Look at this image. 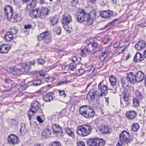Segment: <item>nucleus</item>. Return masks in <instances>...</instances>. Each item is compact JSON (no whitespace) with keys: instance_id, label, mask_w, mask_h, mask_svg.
Masks as SVG:
<instances>
[{"instance_id":"22","label":"nucleus","mask_w":146,"mask_h":146,"mask_svg":"<svg viewBox=\"0 0 146 146\" xmlns=\"http://www.w3.org/2000/svg\"><path fill=\"white\" fill-rule=\"evenodd\" d=\"M52 127L54 132L56 133L61 132V134H62V131L60 126L58 125L53 124L52 126Z\"/></svg>"},{"instance_id":"58","label":"nucleus","mask_w":146,"mask_h":146,"mask_svg":"<svg viewBox=\"0 0 146 146\" xmlns=\"http://www.w3.org/2000/svg\"><path fill=\"white\" fill-rule=\"evenodd\" d=\"M37 120L40 123H42L43 122L42 119L39 116H38L37 117Z\"/></svg>"},{"instance_id":"34","label":"nucleus","mask_w":146,"mask_h":146,"mask_svg":"<svg viewBox=\"0 0 146 146\" xmlns=\"http://www.w3.org/2000/svg\"><path fill=\"white\" fill-rule=\"evenodd\" d=\"M52 99L53 97L51 94H46L44 98V100L47 102H50Z\"/></svg>"},{"instance_id":"44","label":"nucleus","mask_w":146,"mask_h":146,"mask_svg":"<svg viewBox=\"0 0 146 146\" xmlns=\"http://www.w3.org/2000/svg\"><path fill=\"white\" fill-rule=\"evenodd\" d=\"M89 50L87 48H85L83 49L80 52V54L81 55H83L84 53H86V52L89 53Z\"/></svg>"},{"instance_id":"39","label":"nucleus","mask_w":146,"mask_h":146,"mask_svg":"<svg viewBox=\"0 0 146 146\" xmlns=\"http://www.w3.org/2000/svg\"><path fill=\"white\" fill-rule=\"evenodd\" d=\"M76 64L74 62H73L70 64L69 69L73 71L76 69Z\"/></svg>"},{"instance_id":"47","label":"nucleus","mask_w":146,"mask_h":146,"mask_svg":"<svg viewBox=\"0 0 146 146\" xmlns=\"http://www.w3.org/2000/svg\"><path fill=\"white\" fill-rule=\"evenodd\" d=\"M45 62V60L42 58H39L38 60V64H43Z\"/></svg>"},{"instance_id":"13","label":"nucleus","mask_w":146,"mask_h":146,"mask_svg":"<svg viewBox=\"0 0 146 146\" xmlns=\"http://www.w3.org/2000/svg\"><path fill=\"white\" fill-rule=\"evenodd\" d=\"M52 131L48 128H46L43 131L42 134V137L43 139L49 138L51 137L50 134Z\"/></svg>"},{"instance_id":"12","label":"nucleus","mask_w":146,"mask_h":146,"mask_svg":"<svg viewBox=\"0 0 146 146\" xmlns=\"http://www.w3.org/2000/svg\"><path fill=\"white\" fill-rule=\"evenodd\" d=\"M100 15L103 18H109L113 15V12L111 11L108 10L100 12Z\"/></svg>"},{"instance_id":"38","label":"nucleus","mask_w":146,"mask_h":146,"mask_svg":"<svg viewBox=\"0 0 146 146\" xmlns=\"http://www.w3.org/2000/svg\"><path fill=\"white\" fill-rule=\"evenodd\" d=\"M84 71L83 69H78L76 71V75L77 76H81L83 74Z\"/></svg>"},{"instance_id":"54","label":"nucleus","mask_w":146,"mask_h":146,"mask_svg":"<svg viewBox=\"0 0 146 146\" xmlns=\"http://www.w3.org/2000/svg\"><path fill=\"white\" fill-rule=\"evenodd\" d=\"M120 43L119 42H117L114 43L113 44V47L115 48H118L120 46Z\"/></svg>"},{"instance_id":"15","label":"nucleus","mask_w":146,"mask_h":146,"mask_svg":"<svg viewBox=\"0 0 146 146\" xmlns=\"http://www.w3.org/2000/svg\"><path fill=\"white\" fill-rule=\"evenodd\" d=\"M39 11V9L38 8L33 9L30 12V16L33 18H39L40 17Z\"/></svg>"},{"instance_id":"5","label":"nucleus","mask_w":146,"mask_h":146,"mask_svg":"<svg viewBox=\"0 0 146 146\" xmlns=\"http://www.w3.org/2000/svg\"><path fill=\"white\" fill-rule=\"evenodd\" d=\"M130 141L129 132L123 131L119 135V139L116 146H123V142L127 143Z\"/></svg>"},{"instance_id":"61","label":"nucleus","mask_w":146,"mask_h":146,"mask_svg":"<svg viewBox=\"0 0 146 146\" xmlns=\"http://www.w3.org/2000/svg\"><path fill=\"white\" fill-rule=\"evenodd\" d=\"M137 96L139 98H142L141 93L140 92H137Z\"/></svg>"},{"instance_id":"2","label":"nucleus","mask_w":146,"mask_h":146,"mask_svg":"<svg viewBox=\"0 0 146 146\" xmlns=\"http://www.w3.org/2000/svg\"><path fill=\"white\" fill-rule=\"evenodd\" d=\"M76 19L79 22L81 23L86 21L89 25H92L93 22V20L90 19L89 14L86 13L84 10H82L80 13H78Z\"/></svg>"},{"instance_id":"25","label":"nucleus","mask_w":146,"mask_h":146,"mask_svg":"<svg viewBox=\"0 0 146 146\" xmlns=\"http://www.w3.org/2000/svg\"><path fill=\"white\" fill-rule=\"evenodd\" d=\"M71 17L69 15L67 16H64L62 20V25L69 23L72 21Z\"/></svg>"},{"instance_id":"59","label":"nucleus","mask_w":146,"mask_h":146,"mask_svg":"<svg viewBox=\"0 0 146 146\" xmlns=\"http://www.w3.org/2000/svg\"><path fill=\"white\" fill-rule=\"evenodd\" d=\"M5 82L7 83L10 84L12 82V81L11 79H9V78H6L5 79Z\"/></svg>"},{"instance_id":"49","label":"nucleus","mask_w":146,"mask_h":146,"mask_svg":"<svg viewBox=\"0 0 146 146\" xmlns=\"http://www.w3.org/2000/svg\"><path fill=\"white\" fill-rule=\"evenodd\" d=\"M71 82V81L70 80H69L68 81H62L61 82H58V84H57V85L60 86V85H62L63 84H66L67 83H68V82H69V83L70 82Z\"/></svg>"},{"instance_id":"50","label":"nucleus","mask_w":146,"mask_h":146,"mask_svg":"<svg viewBox=\"0 0 146 146\" xmlns=\"http://www.w3.org/2000/svg\"><path fill=\"white\" fill-rule=\"evenodd\" d=\"M94 41L93 38H90L86 40V43L88 45H89L90 44L92 43Z\"/></svg>"},{"instance_id":"9","label":"nucleus","mask_w":146,"mask_h":146,"mask_svg":"<svg viewBox=\"0 0 146 146\" xmlns=\"http://www.w3.org/2000/svg\"><path fill=\"white\" fill-rule=\"evenodd\" d=\"M113 56V54L112 53L106 50L102 53L100 60L101 61L104 60L107 61L112 58Z\"/></svg>"},{"instance_id":"29","label":"nucleus","mask_w":146,"mask_h":146,"mask_svg":"<svg viewBox=\"0 0 146 146\" xmlns=\"http://www.w3.org/2000/svg\"><path fill=\"white\" fill-rule=\"evenodd\" d=\"M50 23L52 25H54L58 22V18L56 17H52L50 18Z\"/></svg>"},{"instance_id":"18","label":"nucleus","mask_w":146,"mask_h":146,"mask_svg":"<svg viewBox=\"0 0 146 146\" xmlns=\"http://www.w3.org/2000/svg\"><path fill=\"white\" fill-rule=\"evenodd\" d=\"M30 62L23 63L21 64V66L23 68L21 69V71H22V72L23 71V70H24L25 72L26 73L29 72L30 69Z\"/></svg>"},{"instance_id":"41","label":"nucleus","mask_w":146,"mask_h":146,"mask_svg":"<svg viewBox=\"0 0 146 146\" xmlns=\"http://www.w3.org/2000/svg\"><path fill=\"white\" fill-rule=\"evenodd\" d=\"M36 113L34 112L33 111L31 110V109H30V110L28 111L27 112V115L29 117V120H31L32 116L34 115V114Z\"/></svg>"},{"instance_id":"57","label":"nucleus","mask_w":146,"mask_h":146,"mask_svg":"<svg viewBox=\"0 0 146 146\" xmlns=\"http://www.w3.org/2000/svg\"><path fill=\"white\" fill-rule=\"evenodd\" d=\"M39 75L40 76L44 77L46 75V72L43 71L40 72H39Z\"/></svg>"},{"instance_id":"11","label":"nucleus","mask_w":146,"mask_h":146,"mask_svg":"<svg viewBox=\"0 0 146 146\" xmlns=\"http://www.w3.org/2000/svg\"><path fill=\"white\" fill-rule=\"evenodd\" d=\"M19 139L17 136L14 134L10 135L8 138V141L11 144L14 145L17 144Z\"/></svg>"},{"instance_id":"8","label":"nucleus","mask_w":146,"mask_h":146,"mask_svg":"<svg viewBox=\"0 0 146 146\" xmlns=\"http://www.w3.org/2000/svg\"><path fill=\"white\" fill-rule=\"evenodd\" d=\"M40 104L38 101H33L31 104V110L34 112L36 113L38 111L41 113L42 112V111L40 109Z\"/></svg>"},{"instance_id":"20","label":"nucleus","mask_w":146,"mask_h":146,"mask_svg":"<svg viewBox=\"0 0 146 146\" xmlns=\"http://www.w3.org/2000/svg\"><path fill=\"white\" fill-rule=\"evenodd\" d=\"M127 80L128 82L132 84H134L136 82L135 76L133 75L132 73L127 75Z\"/></svg>"},{"instance_id":"62","label":"nucleus","mask_w":146,"mask_h":146,"mask_svg":"<svg viewBox=\"0 0 146 146\" xmlns=\"http://www.w3.org/2000/svg\"><path fill=\"white\" fill-rule=\"evenodd\" d=\"M92 45L93 47L96 48L98 47V45L96 43L94 42L92 44Z\"/></svg>"},{"instance_id":"55","label":"nucleus","mask_w":146,"mask_h":146,"mask_svg":"<svg viewBox=\"0 0 146 146\" xmlns=\"http://www.w3.org/2000/svg\"><path fill=\"white\" fill-rule=\"evenodd\" d=\"M77 146H85V143L82 141H80L77 143Z\"/></svg>"},{"instance_id":"7","label":"nucleus","mask_w":146,"mask_h":146,"mask_svg":"<svg viewBox=\"0 0 146 146\" xmlns=\"http://www.w3.org/2000/svg\"><path fill=\"white\" fill-rule=\"evenodd\" d=\"M38 39L39 41L43 40L47 44L49 43L52 40L51 36L48 31L43 32L38 36Z\"/></svg>"},{"instance_id":"56","label":"nucleus","mask_w":146,"mask_h":146,"mask_svg":"<svg viewBox=\"0 0 146 146\" xmlns=\"http://www.w3.org/2000/svg\"><path fill=\"white\" fill-rule=\"evenodd\" d=\"M58 35H59L61 33V29L60 27H58L55 29Z\"/></svg>"},{"instance_id":"43","label":"nucleus","mask_w":146,"mask_h":146,"mask_svg":"<svg viewBox=\"0 0 146 146\" xmlns=\"http://www.w3.org/2000/svg\"><path fill=\"white\" fill-rule=\"evenodd\" d=\"M127 80V79L124 78H122L121 79V84L123 86H125L127 85V82H128V81H126Z\"/></svg>"},{"instance_id":"40","label":"nucleus","mask_w":146,"mask_h":146,"mask_svg":"<svg viewBox=\"0 0 146 146\" xmlns=\"http://www.w3.org/2000/svg\"><path fill=\"white\" fill-rule=\"evenodd\" d=\"M132 130L134 131H137L139 128V125L137 123H133L132 126Z\"/></svg>"},{"instance_id":"4","label":"nucleus","mask_w":146,"mask_h":146,"mask_svg":"<svg viewBox=\"0 0 146 146\" xmlns=\"http://www.w3.org/2000/svg\"><path fill=\"white\" fill-rule=\"evenodd\" d=\"M92 128L90 126L84 125L78 127L77 131V133L81 136H85L91 133Z\"/></svg>"},{"instance_id":"17","label":"nucleus","mask_w":146,"mask_h":146,"mask_svg":"<svg viewBox=\"0 0 146 146\" xmlns=\"http://www.w3.org/2000/svg\"><path fill=\"white\" fill-rule=\"evenodd\" d=\"M10 48L9 45L3 44L0 46V52L3 54L7 53L10 50Z\"/></svg>"},{"instance_id":"10","label":"nucleus","mask_w":146,"mask_h":146,"mask_svg":"<svg viewBox=\"0 0 146 146\" xmlns=\"http://www.w3.org/2000/svg\"><path fill=\"white\" fill-rule=\"evenodd\" d=\"M5 15L9 20H10L12 18L13 12L12 7L9 5L5 7Z\"/></svg>"},{"instance_id":"35","label":"nucleus","mask_w":146,"mask_h":146,"mask_svg":"<svg viewBox=\"0 0 146 146\" xmlns=\"http://www.w3.org/2000/svg\"><path fill=\"white\" fill-rule=\"evenodd\" d=\"M65 131L69 136L72 137H74V133L70 128L68 127H66L65 128Z\"/></svg>"},{"instance_id":"6","label":"nucleus","mask_w":146,"mask_h":146,"mask_svg":"<svg viewBox=\"0 0 146 146\" xmlns=\"http://www.w3.org/2000/svg\"><path fill=\"white\" fill-rule=\"evenodd\" d=\"M106 142L105 140L98 138L88 139L87 144L90 146H104Z\"/></svg>"},{"instance_id":"24","label":"nucleus","mask_w":146,"mask_h":146,"mask_svg":"<svg viewBox=\"0 0 146 146\" xmlns=\"http://www.w3.org/2000/svg\"><path fill=\"white\" fill-rule=\"evenodd\" d=\"M50 11L48 9L47 7H42L40 9V17L47 15L48 14Z\"/></svg>"},{"instance_id":"36","label":"nucleus","mask_w":146,"mask_h":146,"mask_svg":"<svg viewBox=\"0 0 146 146\" xmlns=\"http://www.w3.org/2000/svg\"><path fill=\"white\" fill-rule=\"evenodd\" d=\"M21 16L20 14H15L14 17V21L16 23L20 21L21 20Z\"/></svg>"},{"instance_id":"21","label":"nucleus","mask_w":146,"mask_h":146,"mask_svg":"<svg viewBox=\"0 0 146 146\" xmlns=\"http://www.w3.org/2000/svg\"><path fill=\"white\" fill-rule=\"evenodd\" d=\"M22 71L20 69H18L16 67H13L9 69V72L12 74H14L18 75L22 73Z\"/></svg>"},{"instance_id":"1","label":"nucleus","mask_w":146,"mask_h":146,"mask_svg":"<svg viewBox=\"0 0 146 146\" xmlns=\"http://www.w3.org/2000/svg\"><path fill=\"white\" fill-rule=\"evenodd\" d=\"M108 92L107 86L101 81L99 84L97 90L93 88L90 90L88 94V96L92 99L96 98L97 100L100 97L105 96Z\"/></svg>"},{"instance_id":"42","label":"nucleus","mask_w":146,"mask_h":146,"mask_svg":"<svg viewBox=\"0 0 146 146\" xmlns=\"http://www.w3.org/2000/svg\"><path fill=\"white\" fill-rule=\"evenodd\" d=\"M133 104L134 107H137L139 106V102L138 99L134 98L133 99Z\"/></svg>"},{"instance_id":"31","label":"nucleus","mask_w":146,"mask_h":146,"mask_svg":"<svg viewBox=\"0 0 146 146\" xmlns=\"http://www.w3.org/2000/svg\"><path fill=\"white\" fill-rule=\"evenodd\" d=\"M26 125L24 123H22L21 124L20 131L22 134H24L27 131V129L26 127Z\"/></svg>"},{"instance_id":"64","label":"nucleus","mask_w":146,"mask_h":146,"mask_svg":"<svg viewBox=\"0 0 146 146\" xmlns=\"http://www.w3.org/2000/svg\"><path fill=\"white\" fill-rule=\"evenodd\" d=\"M62 25L65 29H67V28L69 27L68 26V24L67 23L66 24H64V25Z\"/></svg>"},{"instance_id":"28","label":"nucleus","mask_w":146,"mask_h":146,"mask_svg":"<svg viewBox=\"0 0 146 146\" xmlns=\"http://www.w3.org/2000/svg\"><path fill=\"white\" fill-rule=\"evenodd\" d=\"M5 38L7 41H9L12 40L13 39L12 33L9 31L7 32L5 35Z\"/></svg>"},{"instance_id":"27","label":"nucleus","mask_w":146,"mask_h":146,"mask_svg":"<svg viewBox=\"0 0 146 146\" xmlns=\"http://www.w3.org/2000/svg\"><path fill=\"white\" fill-rule=\"evenodd\" d=\"M143 59V55L140 52H137L134 57V60L135 62H138L142 61Z\"/></svg>"},{"instance_id":"46","label":"nucleus","mask_w":146,"mask_h":146,"mask_svg":"<svg viewBox=\"0 0 146 146\" xmlns=\"http://www.w3.org/2000/svg\"><path fill=\"white\" fill-rule=\"evenodd\" d=\"M52 146H61L60 142L56 141L51 143Z\"/></svg>"},{"instance_id":"63","label":"nucleus","mask_w":146,"mask_h":146,"mask_svg":"<svg viewBox=\"0 0 146 146\" xmlns=\"http://www.w3.org/2000/svg\"><path fill=\"white\" fill-rule=\"evenodd\" d=\"M11 32L12 33H14V31H15V33H17V30H16V29L14 28H12L11 29Z\"/></svg>"},{"instance_id":"30","label":"nucleus","mask_w":146,"mask_h":146,"mask_svg":"<svg viewBox=\"0 0 146 146\" xmlns=\"http://www.w3.org/2000/svg\"><path fill=\"white\" fill-rule=\"evenodd\" d=\"M23 93L21 92L17 94L15 98V100L17 102H20L22 101L23 98Z\"/></svg>"},{"instance_id":"48","label":"nucleus","mask_w":146,"mask_h":146,"mask_svg":"<svg viewBox=\"0 0 146 146\" xmlns=\"http://www.w3.org/2000/svg\"><path fill=\"white\" fill-rule=\"evenodd\" d=\"M54 80V78L52 77H49L47 78H45V81L48 82H52Z\"/></svg>"},{"instance_id":"37","label":"nucleus","mask_w":146,"mask_h":146,"mask_svg":"<svg viewBox=\"0 0 146 146\" xmlns=\"http://www.w3.org/2000/svg\"><path fill=\"white\" fill-rule=\"evenodd\" d=\"M125 48V47L124 46H120L115 51V52L117 51L118 52H115V53H118L119 54L121 53L124 50Z\"/></svg>"},{"instance_id":"60","label":"nucleus","mask_w":146,"mask_h":146,"mask_svg":"<svg viewBox=\"0 0 146 146\" xmlns=\"http://www.w3.org/2000/svg\"><path fill=\"white\" fill-rule=\"evenodd\" d=\"M24 28L25 29H29L32 28V26L31 25L28 24L27 25H26L25 26Z\"/></svg>"},{"instance_id":"14","label":"nucleus","mask_w":146,"mask_h":146,"mask_svg":"<svg viewBox=\"0 0 146 146\" xmlns=\"http://www.w3.org/2000/svg\"><path fill=\"white\" fill-rule=\"evenodd\" d=\"M146 46L145 41L141 40L139 41L135 45V48L138 50H140L143 49Z\"/></svg>"},{"instance_id":"53","label":"nucleus","mask_w":146,"mask_h":146,"mask_svg":"<svg viewBox=\"0 0 146 146\" xmlns=\"http://www.w3.org/2000/svg\"><path fill=\"white\" fill-rule=\"evenodd\" d=\"M122 95L123 96V98H125V97L127 98L129 97V95L128 93L125 91L123 92Z\"/></svg>"},{"instance_id":"32","label":"nucleus","mask_w":146,"mask_h":146,"mask_svg":"<svg viewBox=\"0 0 146 146\" xmlns=\"http://www.w3.org/2000/svg\"><path fill=\"white\" fill-rule=\"evenodd\" d=\"M36 5V1L35 0H33L30 4L27 5V9L28 10H29L32 9Z\"/></svg>"},{"instance_id":"19","label":"nucleus","mask_w":146,"mask_h":146,"mask_svg":"<svg viewBox=\"0 0 146 146\" xmlns=\"http://www.w3.org/2000/svg\"><path fill=\"white\" fill-rule=\"evenodd\" d=\"M111 84L113 87H115V91H117V81L116 77L113 76H111L109 78Z\"/></svg>"},{"instance_id":"52","label":"nucleus","mask_w":146,"mask_h":146,"mask_svg":"<svg viewBox=\"0 0 146 146\" xmlns=\"http://www.w3.org/2000/svg\"><path fill=\"white\" fill-rule=\"evenodd\" d=\"M59 95L61 96H62L64 97H65L66 96V94L64 90H59Z\"/></svg>"},{"instance_id":"33","label":"nucleus","mask_w":146,"mask_h":146,"mask_svg":"<svg viewBox=\"0 0 146 146\" xmlns=\"http://www.w3.org/2000/svg\"><path fill=\"white\" fill-rule=\"evenodd\" d=\"M42 83L41 80L38 78L34 79L33 80V85L35 86H38L41 84Z\"/></svg>"},{"instance_id":"45","label":"nucleus","mask_w":146,"mask_h":146,"mask_svg":"<svg viewBox=\"0 0 146 146\" xmlns=\"http://www.w3.org/2000/svg\"><path fill=\"white\" fill-rule=\"evenodd\" d=\"M27 87V86L26 85H21L18 88V89L20 91H22L25 90Z\"/></svg>"},{"instance_id":"51","label":"nucleus","mask_w":146,"mask_h":146,"mask_svg":"<svg viewBox=\"0 0 146 146\" xmlns=\"http://www.w3.org/2000/svg\"><path fill=\"white\" fill-rule=\"evenodd\" d=\"M78 3V0H72L71 3L73 6L76 7Z\"/></svg>"},{"instance_id":"3","label":"nucleus","mask_w":146,"mask_h":146,"mask_svg":"<svg viewBox=\"0 0 146 146\" xmlns=\"http://www.w3.org/2000/svg\"><path fill=\"white\" fill-rule=\"evenodd\" d=\"M79 111L81 114L86 118H92L94 116L95 114L93 108L89 106H82L80 109Z\"/></svg>"},{"instance_id":"23","label":"nucleus","mask_w":146,"mask_h":146,"mask_svg":"<svg viewBox=\"0 0 146 146\" xmlns=\"http://www.w3.org/2000/svg\"><path fill=\"white\" fill-rule=\"evenodd\" d=\"M137 113L134 111H129L126 113V116L129 119H132L136 117Z\"/></svg>"},{"instance_id":"16","label":"nucleus","mask_w":146,"mask_h":146,"mask_svg":"<svg viewBox=\"0 0 146 146\" xmlns=\"http://www.w3.org/2000/svg\"><path fill=\"white\" fill-rule=\"evenodd\" d=\"M135 76L136 82H140L142 81L145 78L144 74L141 71L137 72Z\"/></svg>"},{"instance_id":"26","label":"nucleus","mask_w":146,"mask_h":146,"mask_svg":"<svg viewBox=\"0 0 146 146\" xmlns=\"http://www.w3.org/2000/svg\"><path fill=\"white\" fill-rule=\"evenodd\" d=\"M101 132L103 133L107 134L111 132V129L107 126H102L100 130Z\"/></svg>"}]
</instances>
